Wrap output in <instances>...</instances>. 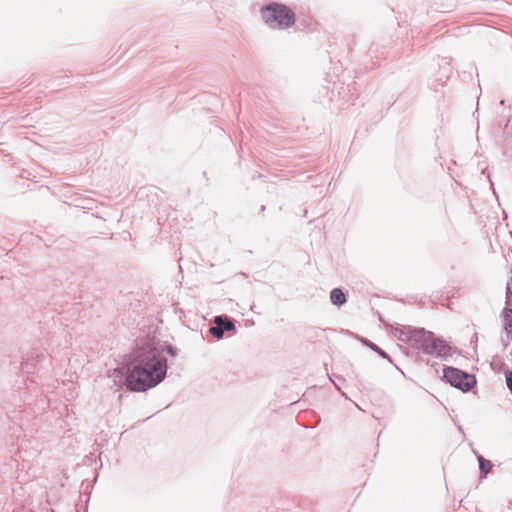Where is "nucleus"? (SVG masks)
<instances>
[{
	"label": "nucleus",
	"mask_w": 512,
	"mask_h": 512,
	"mask_svg": "<svg viewBox=\"0 0 512 512\" xmlns=\"http://www.w3.org/2000/svg\"><path fill=\"white\" fill-rule=\"evenodd\" d=\"M264 22L272 29H286L295 22L293 11L279 3H271L261 9Z\"/></svg>",
	"instance_id": "7ed1b4c3"
},
{
	"label": "nucleus",
	"mask_w": 512,
	"mask_h": 512,
	"mask_svg": "<svg viewBox=\"0 0 512 512\" xmlns=\"http://www.w3.org/2000/svg\"><path fill=\"white\" fill-rule=\"evenodd\" d=\"M443 374L447 382L464 392L469 391L476 384V379L473 375L457 368L447 367L444 369Z\"/></svg>",
	"instance_id": "20e7f679"
},
{
	"label": "nucleus",
	"mask_w": 512,
	"mask_h": 512,
	"mask_svg": "<svg viewBox=\"0 0 512 512\" xmlns=\"http://www.w3.org/2000/svg\"><path fill=\"white\" fill-rule=\"evenodd\" d=\"M374 350L377 351L383 357H386V354L383 351H381L379 348L376 347V348H374Z\"/></svg>",
	"instance_id": "1a4fd4ad"
},
{
	"label": "nucleus",
	"mask_w": 512,
	"mask_h": 512,
	"mask_svg": "<svg viewBox=\"0 0 512 512\" xmlns=\"http://www.w3.org/2000/svg\"><path fill=\"white\" fill-rule=\"evenodd\" d=\"M374 350L377 351L383 357H386V354L383 351H381L379 348L376 347V348H374Z\"/></svg>",
	"instance_id": "9d476101"
},
{
	"label": "nucleus",
	"mask_w": 512,
	"mask_h": 512,
	"mask_svg": "<svg viewBox=\"0 0 512 512\" xmlns=\"http://www.w3.org/2000/svg\"><path fill=\"white\" fill-rule=\"evenodd\" d=\"M214 322L216 326L210 328V333L217 338L222 337L224 331H232L235 328V325L232 321L223 319L220 316L216 317Z\"/></svg>",
	"instance_id": "39448f33"
},
{
	"label": "nucleus",
	"mask_w": 512,
	"mask_h": 512,
	"mask_svg": "<svg viewBox=\"0 0 512 512\" xmlns=\"http://www.w3.org/2000/svg\"><path fill=\"white\" fill-rule=\"evenodd\" d=\"M479 467L482 473L487 474L492 468V463L489 460L484 459L482 456L478 457Z\"/></svg>",
	"instance_id": "6e6552de"
},
{
	"label": "nucleus",
	"mask_w": 512,
	"mask_h": 512,
	"mask_svg": "<svg viewBox=\"0 0 512 512\" xmlns=\"http://www.w3.org/2000/svg\"><path fill=\"white\" fill-rule=\"evenodd\" d=\"M331 302L334 305L340 306L346 302V296L341 289L335 288L330 293Z\"/></svg>",
	"instance_id": "423d86ee"
},
{
	"label": "nucleus",
	"mask_w": 512,
	"mask_h": 512,
	"mask_svg": "<svg viewBox=\"0 0 512 512\" xmlns=\"http://www.w3.org/2000/svg\"><path fill=\"white\" fill-rule=\"evenodd\" d=\"M503 326L508 333H512V309H505L502 313Z\"/></svg>",
	"instance_id": "0eeeda50"
},
{
	"label": "nucleus",
	"mask_w": 512,
	"mask_h": 512,
	"mask_svg": "<svg viewBox=\"0 0 512 512\" xmlns=\"http://www.w3.org/2000/svg\"><path fill=\"white\" fill-rule=\"evenodd\" d=\"M165 360L151 353L130 371L126 379L127 387L132 391H145L160 383L166 374Z\"/></svg>",
	"instance_id": "f257e3e1"
},
{
	"label": "nucleus",
	"mask_w": 512,
	"mask_h": 512,
	"mask_svg": "<svg viewBox=\"0 0 512 512\" xmlns=\"http://www.w3.org/2000/svg\"><path fill=\"white\" fill-rule=\"evenodd\" d=\"M412 340L418 349L433 357L442 358L450 355L451 348L447 342L432 332L416 330L413 332Z\"/></svg>",
	"instance_id": "f03ea898"
}]
</instances>
